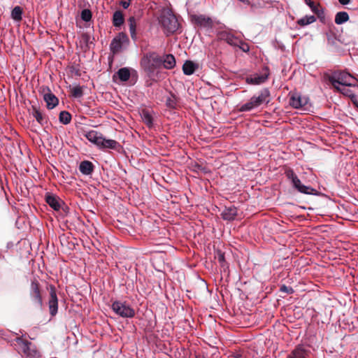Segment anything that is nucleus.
Here are the masks:
<instances>
[{
	"instance_id": "f257e3e1",
	"label": "nucleus",
	"mask_w": 358,
	"mask_h": 358,
	"mask_svg": "<svg viewBox=\"0 0 358 358\" xmlns=\"http://www.w3.org/2000/svg\"><path fill=\"white\" fill-rule=\"evenodd\" d=\"M140 66L149 81L146 85L150 86L152 82H157L162 78L161 67V55L156 51L144 53L140 60Z\"/></svg>"
},
{
	"instance_id": "f03ea898",
	"label": "nucleus",
	"mask_w": 358,
	"mask_h": 358,
	"mask_svg": "<svg viewBox=\"0 0 358 358\" xmlns=\"http://www.w3.org/2000/svg\"><path fill=\"white\" fill-rule=\"evenodd\" d=\"M324 77L337 92L342 91V88L338 85L350 87L353 85L352 81L355 80L350 73L340 70L334 71L330 74L325 73Z\"/></svg>"
},
{
	"instance_id": "7ed1b4c3",
	"label": "nucleus",
	"mask_w": 358,
	"mask_h": 358,
	"mask_svg": "<svg viewBox=\"0 0 358 358\" xmlns=\"http://www.w3.org/2000/svg\"><path fill=\"white\" fill-rule=\"evenodd\" d=\"M285 174L287 180L290 182L291 186L294 190L307 195L320 194V192L317 189L313 188L311 186L303 184L293 169H287Z\"/></svg>"
},
{
	"instance_id": "20e7f679",
	"label": "nucleus",
	"mask_w": 358,
	"mask_h": 358,
	"mask_svg": "<svg viewBox=\"0 0 358 358\" xmlns=\"http://www.w3.org/2000/svg\"><path fill=\"white\" fill-rule=\"evenodd\" d=\"M159 23L163 27L167 36L175 33L178 27L179 23L177 17L170 9H164L159 17Z\"/></svg>"
},
{
	"instance_id": "39448f33",
	"label": "nucleus",
	"mask_w": 358,
	"mask_h": 358,
	"mask_svg": "<svg viewBox=\"0 0 358 358\" xmlns=\"http://www.w3.org/2000/svg\"><path fill=\"white\" fill-rule=\"evenodd\" d=\"M129 38L126 33H118L110 43V50L113 55H117L129 45Z\"/></svg>"
},
{
	"instance_id": "423d86ee",
	"label": "nucleus",
	"mask_w": 358,
	"mask_h": 358,
	"mask_svg": "<svg viewBox=\"0 0 358 358\" xmlns=\"http://www.w3.org/2000/svg\"><path fill=\"white\" fill-rule=\"evenodd\" d=\"M20 350L23 353L25 358H40L39 352L32 343L27 340H24L22 337H16L15 339Z\"/></svg>"
},
{
	"instance_id": "0eeeda50",
	"label": "nucleus",
	"mask_w": 358,
	"mask_h": 358,
	"mask_svg": "<svg viewBox=\"0 0 358 358\" xmlns=\"http://www.w3.org/2000/svg\"><path fill=\"white\" fill-rule=\"evenodd\" d=\"M111 308L116 315L123 318H132L135 316V310L126 301H114Z\"/></svg>"
},
{
	"instance_id": "6e6552de",
	"label": "nucleus",
	"mask_w": 358,
	"mask_h": 358,
	"mask_svg": "<svg viewBox=\"0 0 358 358\" xmlns=\"http://www.w3.org/2000/svg\"><path fill=\"white\" fill-rule=\"evenodd\" d=\"M289 105L296 109L301 108L306 105H308L309 102V98L306 96H303L299 92L294 91V92H290L289 93Z\"/></svg>"
},
{
	"instance_id": "1a4fd4ad",
	"label": "nucleus",
	"mask_w": 358,
	"mask_h": 358,
	"mask_svg": "<svg viewBox=\"0 0 358 358\" xmlns=\"http://www.w3.org/2000/svg\"><path fill=\"white\" fill-rule=\"evenodd\" d=\"M46 203L55 210H59L60 208L66 213L69 207L64 205L63 201L57 195L48 192L45 197Z\"/></svg>"
},
{
	"instance_id": "9d476101",
	"label": "nucleus",
	"mask_w": 358,
	"mask_h": 358,
	"mask_svg": "<svg viewBox=\"0 0 358 358\" xmlns=\"http://www.w3.org/2000/svg\"><path fill=\"white\" fill-rule=\"evenodd\" d=\"M131 77L132 78L135 77L136 80L138 77L137 71L128 67H122L118 69L113 75V78L115 80V78H117L120 82L124 83L128 81Z\"/></svg>"
},
{
	"instance_id": "9b49d317",
	"label": "nucleus",
	"mask_w": 358,
	"mask_h": 358,
	"mask_svg": "<svg viewBox=\"0 0 358 358\" xmlns=\"http://www.w3.org/2000/svg\"><path fill=\"white\" fill-rule=\"evenodd\" d=\"M269 76V69L267 66H264L263 69V73L261 75L255 74L246 78V83L250 85H260L265 83Z\"/></svg>"
},
{
	"instance_id": "f8f14e48",
	"label": "nucleus",
	"mask_w": 358,
	"mask_h": 358,
	"mask_svg": "<svg viewBox=\"0 0 358 358\" xmlns=\"http://www.w3.org/2000/svg\"><path fill=\"white\" fill-rule=\"evenodd\" d=\"M97 148L101 150L110 149L116 151H120V150L122 148V146L120 144V143L117 142V141L106 138L102 135L101 140L97 145Z\"/></svg>"
},
{
	"instance_id": "ddd939ff",
	"label": "nucleus",
	"mask_w": 358,
	"mask_h": 358,
	"mask_svg": "<svg viewBox=\"0 0 358 358\" xmlns=\"http://www.w3.org/2000/svg\"><path fill=\"white\" fill-rule=\"evenodd\" d=\"M30 296L32 301L37 305L38 307L41 308L43 305L42 297L39 289V283L37 280L31 281L30 288Z\"/></svg>"
},
{
	"instance_id": "4468645a",
	"label": "nucleus",
	"mask_w": 358,
	"mask_h": 358,
	"mask_svg": "<svg viewBox=\"0 0 358 358\" xmlns=\"http://www.w3.org/2000/svg\"><path fill=\"white\" fill-rule=\"evenodd\" d=\"M29 112L41 126L43 127L48 124V117L36 106H31V108L29 109Z\"/></svg>"
},
{
	"instance_id": "2eb2a0df",
	"label": "nucleus",
	"mask_w": 358,
	"mask_h": 358,
	"mask_svg": "<svg viewBox=\"0 0 358 358\" xmlns=\"http://www.w3.org/2000/svg\"><path fill=\"white\" fill-rule=\"evenodd\" d=\"M306 5L309 6L311 11L317 15L320 21L324 24L326 22V17L324 10L320 7V4H315L312 0H303Z\"/></svg>"
},
{
	"instance_id": "dca6fc26",
	"label": "nucleus",
	"mask_w": 358,
	"mask_h": 358,
	"mask_svg": "<svg viewBox=\"0 0 358 358\" xmlns=\"http://www.w3.org/2000/svg\"><path fill=\"white\" fill-rule=\"evenodd\" d=\"M218 37L221 41H224L231 46H236L240 43V38L235 36L232 33L228 31H221L218 33Z\"/></svg>"
},
{
	"instance_id": "f3484780",
	"label": "nucleus",
	"mask_w": 358,
	"mask_h": 358,
	"mask_svg": "<svg viewBox=\"0 0 358 358\" xmlns=\"http://www.w3.org/2000/svg\"><path fill=\"white\" fill-rule=\"evenodd\" d=\"M43 90V99L46 102L47 108L49 110L54 108L59 103L58 98L50 91L49 87Z\"/></svg>"
},
{
	"instance_id": "a211bd4d",
	"label": "nucleus",
	"mask_w": 358,
	"mask_h": 358,
	"mask_svg": "<svg viewBox=\"0 0 358 358\" xmlns=\"http://www.w3.org/2000/svg\"><path fill=\"white\" fill-rule=\"evenodd\" d=\"M191 19L195 24L199 27L210 28L213 24L211 18L204 15H193L191 16Z\"/></svg>"
},
{
	"instance_id": "6ab92c4d",
	"label": "nucleus",
	"mask_w": 358,
	"mask_h": 358,
	"mask_svg": "<svg viewBox=\"0 0 358 358\" xmlns=\"http://www.w3.org/2000/svg\"><path fill=\"white\" fill-rule=\"evenodd\" d=\"M48 304L50 315L55 316L58 310V299L55 287L50 289Z\"/></svg>"
},
{
	"instance_id": "aec40b11",
	"label": "nucleus",
	"mask_w": 358,
	"mask_h": 358,
	"mask_svg": "<svg viewBox=\"0 0 358 358\" xmlns=\"http://www.w3.org/2000/svg\"><path fill=\"white\" fill-rule=\"evenodd\" d=\"M238 215V209L234 206H225L221 212V217L224 220L233 221Z\"/></svg>"
},
{
	"instance_id": "412c9836",
	"label": "nucleus",
	"mask_w": 358,
	"mask_h": 358,
	"mask_svg": "<svg viewBox=\"0 0 358 358\" xmlns=\"http://www.w3.org/2000/svg\"><path fill=\"white\" fill-rule=\"evenodd\" d=\"M176 59L172 54H164L161 55V67L165 69H172L176 66Z\"/></svg>"
},
{
	"instance_id": "4be33fe9",
	"label": "nucleus",
	"mask_w": 358,
	"mask_h": 358,
	"mask_svg": "<svg viewBox=\"0 0 358 358\" xmlns=\"http://www.w3.org/2000/svg\"><path fill=\"white\" fill-rule=\"evenodd\" d=\"M271 93L267 87H264L257 94H255L253 97L257 101V103L259 105V106L263 104L266 103L268 104L270 102V97Z\"/></svg>"
},
{
	"instance_id": "5701e85b",
	"label": "nucleus",
	"mask_w": 358,
	"mask_h": 358,
	"mask_svg": "<svg viewBox=\"0 0 358 358\" xmlns=\"http://www.w3.org/2000/svg\"><path fill=\"white\" fill-rule=\"evenodd\" d=\"M102 134L95 130H90L85 131L84 136L92 143L94 144L96 147L101 140Z\"/></svg>"
},
{
	"instance_id": "b1692460",
	"label": "nucleus",
	"mask_w": 358,
	"mask_h": 358,
	"mask_svg": "<svg viewBox=\"0 0 358 358\" xmlns=\"http://www.w3.org/2000/svg\"><path fill=\"white\" fill-rule=\"evenodd\" d=\"M94 168L93 163L87 160L81 162L79 165L80 173L85 176L91 175L94 172Z\"/></svg>"
},
{
	"instance_id": "393cba45",
	"label": "nucleus",
	"mask_w": 358,
	"mask_h": 358,
	"mask_svg": "<svg viewBox=\"0 0 358 358\" xmlns=\"http://www.w3.org/2000/svg\"><path fill=\"white\" fill-rule=\"evenodd\" d=\"M129 29L131 39L134 42H137L138 37L136 31V20L134 17L131 16L128 20Z\"/></svg>"
},
{
	"instance_id": "a878e982",
	"label": "nucleus",
	"mask_w": 358,
	"mask_h": 358,
	"mask_svg": "<svg viewBox=\"0 0 358 358\" xmlns=\"http://www.w3.org/2000/svg\"><path fill=\"white\" fill-rule=\"evenodd\" d=\"M198 68V64L190 60H187L182 66V71L185 75L190 76L192 75Z\"/></svg>"
},
{
	"instance_id": "bb28decb",
	"label": "nucleus",
	"mask_w": 358,
	"mask_h": 358,
	"mask_svg": "<svg viewBox=\"0 0 358 358\" xmlns=\"http://www.w3.org/2000/svg\"><path fill=\"white\" fill-rule=\"evenodd\" d=\"M113 25L120 28L124 23V17L121 10H116L113 13L112 18Z\"/></svg>"
},
{
	"instance_id": "cd10ccee",
	"label": "nucleus",
	"mask_w": 358,
	"mask_h": 358,
	"mask_svg": "<svg viewBox=\"0 0 358 358\" xmlns=\"http://www.w3.org/2000/svg\"><path fill=\"white\" fill-rule=\"evenodd\" d=\"M258 107H259V105L252 96L248 102L241 106L239 110L241 112H248Z\"/></svg>"
},
{
	"instance_id": "c85d7f7f",
	"label": "nucleus",
	"mask_w": 358,
	"mask_h": 358,
	"mask_svg": "<svg viewBox=\"0 0 358 358\" xmlns=\"http://www.w3.org/2000/svg\"><path fill=\"white\" fill-rule=\"evenodd\" d=\"M307 351L302 346H297L287 358H306Z\"/></svg>"
},
{
	"instance_id": "c756f323",
	"label": "nucleus",
	"mask_w": 358,
	"mask_h": 358,
	"mask_svg": "<svg viewBox=\"0 0 358 358\" xmlns=\"http://www.w3.org/2000/svg\"><path fill=\"white\" fill-rule=\"evenodd\" d=\"M349 19L350 17L347 12L339 11L335 15L334 22L336 24L341 25L348 22Z\"/></svg>"
},
{
	"instance_id": "7c9ffc66",
	"label": "nucleus",
	"mask_w": 358,
	"mask_h": 358,
	"mask_svg": "<svg viewBox=\"0 0 358 358\" xmlns=\"http://www.w3.org/2000/svg\"><path fill=\"white\" fill-rule=\"evenodd\" d=\"M141 117H142L143 122H145V124L148 127L150 128L153 126V117L150 110H146V109L143 110L142 113H141Z\"/></svg>"
},
{
	"instance_id": "2f4dec72",
	"label": "nucleus",
	"mask_w": 358,
	"mask_h": 358,
	"mask_svg": "<svg viewBox=\"0 0 358 358\" xmlns=\"http://www.w3.org/2000/svg\"><path fill=\"white\" fill-rule=\"evenodd\" d=\"M178 101V97L173 93L170 92V96L166 99V106L170 109H176Z\"/></svg>"
},
{
	"instance_id": "473e14b6",
	"label": "nucleus",
	"mask_w": 358,
	"mask_h": 358,
	"mask_svg": "<svg viewBox=\"0 0 358 358\" xmlns=\"http://www.w3.org/2000/svg\"><path fill=\"white\" fill-rule=\"evenodd\" d=\"M315 21L316 17L314 15H305L297 20V24L301 27H304L310 24Z\"/></svg>"
},
{
	"instance_id": "72a5a7b5",
	"label": "nucleus",
	"mask_w": 358,
	"mask_h": 358,
	"mask_svg": "<svg viewBox=\"0 0 358 358\" xmlns=\"http://www.w3.org/2000/svg\"><path fill=\"white\" fill-rule=\"evenodd\" d=\"M11 17L16 22H20L22 19V9L20 6H16L11 11Z\"/></svg>"
},
{
	"instance_id": "f704fd0d",
	"label": "nucleus",
	"mask_w": 358,
	"mask_h": 358,
	"mask_svg": "<svg viewBox=\"0 0 358 358\" xmlns=\"http://www.w3.org/2000/svg\"><path fill=\"white\" fill-rule=\"evenodd\" d=\"M59 120L63 124H68L71 122V115L66 110H62L59 113Z\"/></svg>"
},
{
	"instance_id": "c9c22d12",
	"label": "nucleus",
	"mask_w": 358,
	"mask_h": 358,
	"mask_svg": "<svg viewBox=\"0 0 358 358\" xmlns=\"http://www.w3.org/2000/svg\"><path fill=\"white\" fill-rule=\"evenodd\" d=\"M80 17L84 22H88L92 20V13L90 9H83L81 11Z\"/></svg>"
},
{
	"instance_id": "e433bc0d",
	"label": "nucleus",
	"mask_w": 358,
	"mask_h": 358,
	"mask_svg": "<svg viewBox=\"0 0 358 358\" xmlns=\"http://www.w3.org/2000/svg\"><path fill=\"white\" fill-rule=\"evenodd\" d=\"M71 94L75 98H81L83 96V87L77 85L71 89Z\"/></svg>"
},
{
	"instance_id": "4c0bfd02",
	"label": "nucleus",
	"mask_w": 358,
	"mask_h": 358,
	"mask_svg": "<svg viewBox=\"0 0 358 358\" xmlns=\"http://www.w3.org/2000/svg\"><path fill=\"white\" fill-rule=\"evenodd\" d=\"M215 258L217 259V262L220 263V264L222 267L225 266L226 262H225L224 253L222 252L220 250H218L216 251Z\"/></svg>"
},
{
	"instance_id": "58836bf2",
	"label": "nucleus",
	"mask_w": 358,
	"mask_h": 358,
	"mask_svg": "<svg viewBox=\"0 0 358 358\" xmlns=\"http://www.w3.org/2000/svg\"><path fill=\"white\" fill-rule=\"evenodd\" d=\"M236 47H238L242 51L247 52L250 50L248 43H245L240 38V43H238Z\"/></svg>"
},
{
	"instance_id": "ea45409f",
	"label": "nucleus",
	"mask_w": 358,
	"mask_h": 358,
	"mask_svg": "<svg viewBox=\"0 0 358 358\" xmlns=\"http://www.w3.org/2000/svg\"><path fill=\"white\" fill-rule=\"evenodd\" d=\"M280 291L282 292L287 293L288 294H292L294 292V290L292 287H289L285 285H282L280 286Z\"/></svg>"
},
{
	"instance_id": "a19ab883",
	"label": "nucleus",
	"mask_w": 358,
	"mask_h": 358,
	"mask_svg": "<svg viewBox=\"0 0 358 358\" xmlns=\"http://www.w3.org/2000/svg\"><path fill=\"white\" fill-rule=\"evenodd\" d=\"M342 94H343L345 96H348L352 100V94H355L350 89H342V91L341 92Z\"/></svg>"
},
{
	"instance_id": "79ce46f5",
	"label": "nucleus",
	"mask_w": 358,
	"mask_h": 358,
	"mask_svg": "<svg viewBox=\"0 0 358 358\" xmlns=\"http://www.w3.org/2000/svg\"><path fill=\"white\" fill-rule=\"evenodd\" d=\"M90 35L87 33H85L82 35V39L86 44L90 42Z\"/></svg>"
},
{
	"instance_id": "37998d69",
	"label": "nucleus",
	"mask_w": 358,
	"mask_h": 358,
	"mask_svg": "<svg viewBox=\"0 0 358 358\" xmlns=\"http://www.w3.org/2000/svg\"><path fill=\"white\" fill-rule=\"evenodd\" d=\"M130 1L131 0H127V1L122 0V1H120V5L124 9H127L129 6V5H130Z\"/></svg>"
},
{
	"instance_id": "c03bdc74",
	"label": "nucleus",
	"mask_w": 358,
	"mask_h": 358,
	"mask_svg": "<svg viewBox=\"0 0 358 358\" xmlns=\"http://www.w3.org/2000/svg\"><path fill=\"white\" fill-rule=\"evenodd\" d=\"M352 102L354 106L358 109V99L357 95L352 94Z\"/></svg>"
},
{
	"instance_id": "a18cd8bd",
	"label": "nucleus",
	"mask_w": 358,
	"mask_h": 358,
	"mask_svg": "<svg viewBox=\"0 0 358 358\" xmlns=\"http://www.w3.org/2000/svg\"><path fill=\"white\" fill-rule=\"evenodd\" d=\"M351 0H338V2L343 6L348 5L350 3Z\"/></svg>"
},
{
	"instance_id": "49530a36",
	"label": "nucleus",
	"mask_w": 358,
	"mask_h": 358,
	"mask_svg": "<svg viewBox=\"0 0 358 358\" xmlns=\"http://www.w3.org/2000/svg\"><path fill=\"white\" fill-rule=\"evenodd\" d=\"M239 1L245 3V4H247V5H249L250 4V1L249 0H238Z\"/></svg>"
}]
</instances>
